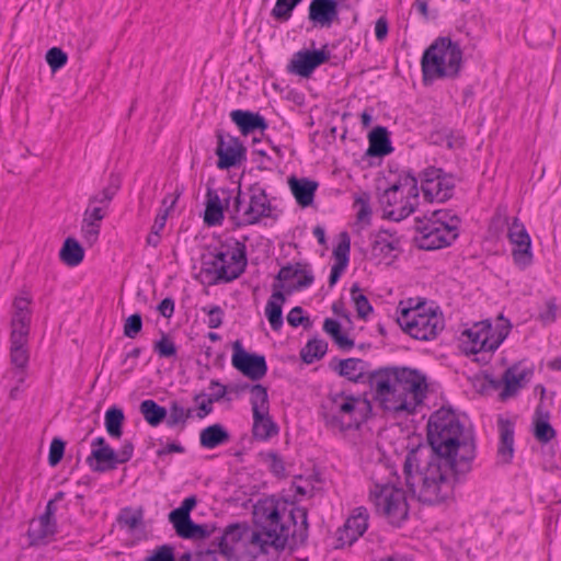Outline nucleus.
<instances>
[{
	"instance_id": "obj_1",
	"label": "nucleus",
	"mask_w": 561,
	"mask_h": 561,
	"mask_svg": "<svg viewBox=\"0 0 561 561\" xmlns=\"http://www.w3.org/2000/svg\"><path fill=\"white\" fill-rule=\"evenodd\" d=\"M427 442L408 453L403 471L412 495L432 505L451 496L455 481L471 471L476 444L456 414L445 408L431 415Z\"/></svg>"
},
{
	"instance_id": "obj_2",
	"label": "nucleus",
	"mask_w": 561,
	"mask_h": 561,
	"mask_svg": "<svg viewBox=\"0 0 561 561\" xmlns=\"http://www.w3.org/2000/svg\"><path fill=\"white\" fill-rule=\"evenodd\" d=\"M373 398L385 411L413 413L423 400L425 378L408 367H381L369 371Z\"/></svg>"
},
{
	"instance_id": "obj_3",
	"label": "nucleus",
	"mask_w": 561,
	"mask_h": 561,
	"mask_svg": "<svg viewBox=\"0 0 561 561\" xmlns=\"http://www.w3.org/2000/svg\"><path fill=\"white\" fill-rule=\"evenodd\" d=\"M462 67V50L449 37L436 38L423 53L421 69L423 82L431 84L438 79H455Z\"/></svg>"
},
{
	"instance_id": "obj_4",
	"label": "nucleus",
	"mask_w": 561,
	"mask_h": 561,
	"mask_svg": "<svg viewBox=\"0 0 561 561\" xmlns=\"http://www.w3.org/2000/svg\"><path fill=\"white\" fill-rule=\"evenodd\" d=\"M417 197V180L408 173L401 175L397 183L385 190L379 197V203L385 208L388 218L400 221L414 211Z\"/></svg>"
},
{
	"instance_id": "obj_5",
	"label": "nucleus",
	"mask_w": 561,
	"mask_h": 561,
	"mask_svg": "<svg viewBox=\"0 0 561 561\" xmlns=\"http://www.w3.org/2000/svg\"><path fill=\"white\" fill-rule=\"evenodd\" d=\"M247 240V237L243 238V241L231 239L216 250L213 261L208 264L216 273L215 280L217 283H229L243 274L248 264L244 243Z\"/></svg>"
},
{
	"instance_id": "obj_6",
	"label": "nucleus",
	"mask_w": 561,
	"mask_h": 561,
	"mask_svg": "<svg viewBox=\"0 0 561 561\" xmlns=\"http://www.w3.org/2000/svg\"><path fill=\"white\" fill-rule=\"evenodd\" d=\"M370 500L379 516L390 525L400 527L409 516L405 492L392 483H376L370 490Z\"/></svg>"
},
{
	"instance_id": "obj_7",
	"label": "nucleus",
	"mask_w": 561,
	"mask_h": 561,
	"mask_svg": "<svg viewBox=\"0 0 561 561\" xmlns=\"http://www.w3.org/2000/svg\"><path fill=\"white\" fill-rule=\"evenodd\" d=\"M403 332L421 341H430L444 329V320L434 311L426 312L423 304L403 307L397 318Z\"/></svg>"
},
{
	"instance_id": "obj_8",
	"label": "nucleus",
	"mask_w": 561,
	"mask_h": 561,
	"mask_svg": "<svg viewBox=\"0 0 561 561\" xmlns=\"http://www.w3.org/2000/svg\"><path fill=\"white\" fill-rule=\"evenodd\" d=\"M249 192V202L245 206L241 197L240 188L238 190V194L233 197L230 219L237 227L255 225L260 222L261 219L272 216V206L265 190L255 183L250 186Z\"/></svg>"
},
{
	"instance_id": "obj_9",
	"label": "nucleus",
	"mask_w": 561,
	"mask_h": 561,
	"mask_svg": "<svg viewBox=\"0 0 561 561\" xmlns=\"http://www.w3.org/2000/svg\"><path fill=\"white\" fill-rule=\"evenodd\" d=\"M251 528L244 524H232L217 531L209 538L210 543L207 551L197 561H217L215 553L219 552L228 560L238 558L243 553V547Z\"/></svg>"
},
{
	"instance_id": "obj_10",
	"label": "nucleus",
	"mask_w": 561,
	"mask_h": 561,
	"mask_svg": "<svg viewBox=\"0 0 561 561\" xmlns=\"http://www.w3.org/2000/svg\"><path fill=\"white\" fill-rule=\"evenodd\" d=\"M500 323L496 328L492 327L489 320L474 323L470 329L463 331L462 335L467 336L466 343L470 346L467 351L472 354L480 352H494L507 337L511 331V323L502 316L499 317Z\"/></svg>"
},
{
	"instance_id": "obj_11",
	"label": "nucleus",
	"mask_w": 561,
	"mask_h": 561,
	"mask_svg": "<svg viewBox=\"0 0 561 561\" xmlns=\"http://www.w3.org/2000/svg\"><path fill=\"white\" fill-rule=\"evenodd\" d=\"M415 244L422 250H437L450 245L458 237L456 220L451 224L428 222L415 218Z\"/></svg>"
},
{
	"instance_id": "obj_12",
	"label": "nucleus",
	"mask_w": 561,
	"mask_h": 561,
	"mask_svg": "<svg viewBox=\"0 0 561 561\" xmlns=\"http://www.w3.org/2000/svg\"><path fill=\"white\" fill-rule=\"evenodd\" d=\"M456 179L438 168H427L422 174L421 190L425 199L445 202L453 196Z\"/></svg>"
},
{
	"instance_id": "obj_13",
	"label": "nucleus",
	"mask_w": 561,
	"mask_h": 561,
	"mask_svg": "<svg viewBox=\"0 0 561 561\" xmlns=\"http://www.w3.org/2000/svg\"><path fill=\"white\" fill-rule=\"evenodd\" d=\"M507 239L513 245L512 256L514 264L519 270H526L533 264L531 239L525 226L516 217L512 219L507 228Z\"/></svg>"
},
{
	"instance_id": "obj_14",
	"label": "nucleus",
	"mask_w": 561,
	"mask_h": 561,
	"mask_svg": "<svg viewBox=\"0 0 561 561\" xmlns=\"http://www.w3.org/2000/svg\"><path fill=\"white\" fill-rule=\"evenodd\" d=\"M231 364L238 371L253 381L261 380L267 373L265 357L248 353L239 340L232 343Z\"/></svg>"
},
{
	"instance_id": "obj_15",
	"label": "nucleus",
	"mask_w": 561,
	"mask_h": 561,
	"mask_svg": "<svg viewBox=\"0 0 561 561\" xmlns=\"http://www.w3.org/2000/svg\"><path fill=\"white\" fill-rule=\"evenodd\" d=\"M534 374L531 368L522 367L520 364L508 367L501 379H490L489 382L494 389L503 386L500 398L506 400L514 397L522 388H524Z\"/></svg>"
},
{
	"instance_id": "obj_16",
	"label": "nucleus",
	"mask_w": 561,
	"mask_h": 561,
	"mask_svg": "<svg viewBox=\"0 0 561 561\" xmlns=\"http://www.w3.org/2000/svg\"><path fill=\"white\" fill-rule=\"evenodd\" d=\"M247 149L237 137L217 133V168L228 170L245 160Z\"/></svg>"
},
{
	"instance_id": "obj_17",
	"label": "nucleus",
	"mask_w": 561,
	"mask_h": 561,
	"mask_svg": "<svg viewBox=\"0 0 561 561\" xmlns=\"http://www.w3.org/2000/svg\"><path fill=\"white\" fill-rule=\"evenodd\" d=\"M369 514L366 507L359 506L352 511L343 527L336 531L337 547L352 546L362 537L368 527Z\"/></svg>"
},
{
	"instance_id": "obj_18",
	"label": "nucleus",
	"mask_w": 561,
	"mask_h": 561,
	"mask_svg": "<svg viewBox=\"0 0 561 561\" xmlns=\"http://www.w3.org/2000/svg\"><path fill=\"white\" fill-rule=\"evenodd\" d=\"M294 278H297V282L289 284L287 287L285 286L286 294L290 295L294 291L310 287L314 282L310 264L306 262L287 264L283 266L276 275V280L279 282L278 284L287 283Z\"/></svg>"
},
{
	"instance_id": "obj_19",
	"label": "nucleus",
	"mask_w": 561,
	"mask_h": 561,
	"mask_svg": "<svg viewBox=\"0 0 561 561\" xmlns=\"http://www.w3.org/2000/svg\"><path fill=\"white\" fill-rule=\"evenodd\" d=\"M330 59V53L324 49L299 50L294 54L288 70L302 78H309L313 71Z\"/></svg>"
},
{
	"instance_id": "obj_20",
	"label": "nucleus",
	"mask_w": 561,
	"mask_h": 561,
	"mask_svg": "<svg viewBox=\"0 0 561 561\" xmlns=\"http://www.w3.org/2000/svg\"><path fill=\"white\" fill-rule=\"evenodd\" d=\"M401 253L400 238L389 230L378 231L371 241V255L379 260L397 259Z\"/></svg>"
},
{
	"instance_id": "obj_21",
	"label": "nucleus",
	"mask_w": 561,
	"mask_h": 561,
	"mask_svg": "<svg viewBox=\"0 0 561 561\" xmlns=\"http://www.w3.org/2000/svg\"><path fill=\"white\" fill-rule=\"evenodd\" d=\"M339 10L335 0H311L308 18L314 25L330 27L337 21Z\"/></svg>"
},
{
	"instance_id": "obj_22",
	"label": "nucleus",
	"mask_w": 561,
	"mask_h": 561,
	"mask_svg": "<svg viewBox=\"0 0 561 561\" xmlns=\"http://www.w3.org/2000/svg\"><path fill=\"white\" fill-rule=\"evenodd\" d=\"M330 368L353 382L367 383L366 363L359 358L333 359Z\"/></svg>"
},
{
	"instance_id": "obj_23",
	"label": "nucleus",
	"mask_w": 561,
	"mask_h": 561,
	"mask_svg": "<svg viewBox=\"0 0 561 561\" xmlns=\"http://www.w3.org/2000/svg\"><path fill=\"white\" fill-rule=\"evenodd\" d=\"M499 447L497 457L503 463H510L514 456V423L511 420L499 417Z\"/></svg>"
},
{
	"instance_id": "obj_24",
	"label": "nucleus",
	"mask_w": 561,
	"mask_h": 561,
	"mask_svg": "<svg viewBox=\"0 0 561 561\" xmlns=\"http://www.w3.org/2000/svg\"><path fill=\"white\" fill-rule=\"evenodd\" d=\"M284 288L285 284L274 283L273 293L265 307V316L274 331H278L283 327L282 306L286 300L285 294L282 291Z\"/></svg>"
},
{
	"instance_id": "obj_25",
	"label": "nucleus",
	"mask_w": 561,
	"mask_h": 561,
	"mask_svg": "<svg viewBox=\"0 0 561 561\" xmlns=\"http://www.w3.org/2000/svg\"><path fill=\"white\" fill-rule=\"evenodd\" d=\"M231 121L238 126L242 135H249L255 130H265L267 123L259 113L234 110L230 113Z\"/></svg>"
},
{
	"instance_id": "obj_26",
	"label": "nucleus",
	"mask_w": 561,
	"mask_h": 561,
	"mask_svg": "<svg viewBox=\"0 0 561 561\" xmlns=\"http://www.w3.org/2000/svg\"><path fill=\"white\" fill-rule=\"evenodd\" d=\"M549 420V411L543 410L542 404L539 403L533 417V435L540 444H548L557 435Z\"/></svg>"
},
{
	"instance_id": "obj_27",
	"label": "nucleus",
	"mask_w": 561,
	"mask_h": 561,
	"mask_svg": "<svg viewBox=\"0 0 561 561\" xmlns=\"http://www.w3.org/2000/svg\"><path fill=\"white\" fill-rule=\"evenodd\" d=\"M288 184L299 206L308 207L313 203L314 193L318 188V183L316 181L307 178L298 179L296 176H290L288 179Z\"/></svg>"
},
{
	"instance_id": "obj_28",
	"label": "nucleus",
	"mask_w": 561,
	"mask_h": 561,
	"mask_svg": "<svg viewBox=\"0 0 561 561\" xmlns=\"http://www.w3.org/2000/svg\"><path fill=\"white\" fill-rule=\"evenodd\" d=\"M87 463L94 472H105L117 468L116 451L112 447L95 448L87 458Z\"/></svg>"
},
{
	"instance_id": "obj_29",
	"label": "nucleus",
	"mask_w": 561,
	"mask_h": 561,
	"mask_svg": "<svg viewBox=\"0 0 561 561\" xmlns=\"http://www.w3.org/2000/svg\"><path fill=\"white\" fill-rule=\"evenodd\" d=\"M368 157H385L392 151L389 133L386 127L377 126L368 135Z\"/></svg>"
},
{
	"instance_id": "obj_30",
	"label": "nucleus",
	"mask_w": 561,
	"mask_h": 561,
	"mask_svg": "<svg viewBox=\"0 0 561 561\" xmlns=\"http://www.w3.org/2000/svg\"><path fill=\"white\" fill-rule=\"evenodd\" d=\"M56 531V520H50L46 517L39 516L38 519L31 523L27 534L32 545H41L47 542Z\"/></svg>"
},
{
	"instance_id": "obj_31",
	"label": "nucleus",
	"mask_w": 561,
	"mask_h": 561,
	"mask_svg": "<svg viewBox=\"0 0 561 561\" xmlns=\"http://www.w3.org/2000/svg\"><path fill=\"white\" fill-rule=\"evenodd\" d=\"M230 440L229 432L219 423L209 425L201 431L199 444L207 449H214Z\"/></svg>"
},
{
	"instance_id": "obj_32",
	"label": "nucleus",
	"mask_w": 561,
	"mask_h": 561,
	"mask_svg": "<svg viewBox=\"0 0 561 561\" xmlns=\"http://www.w3.org/2000/svg\"><path fill=\"white\" fill-rule=\"evenodd\" d=\"M224 209L225 206L222 205L217 191L208 187L206 193L204 222L209 227L221 225L224 220Z\"/></svg>"
},
{
	"instance_id": "obj_33",
	"label": "nucleus",
	"mask_w": 561,
	"mask_h": 561,
	"mask_svg": "<svg viewBox=\"0 0 561 561\" xmlns=\"http://www.w3.org/2000/svg\"><path fill=\"white\" fill-rule=\"evenodd\" d=\"M175 531L184 539L204 540L209 539L217 531V527L210 524H195L190 519L185 524L179 525Z\"/></svg>"
},
{
	"instance_id": "obj_34",
	"label": "nucleus",
	"mask_w": 561,
	"mask_h": 561,
	"mask_svg": "<svg viewBox=\"0 0 561 561\" xmlns=\"http://www.w3.org/2000/svg\"><path fill=\"white\" fill-rule=\"evenodd\" d=\"M253 415V436L259 440H267L271 437L278 434V426L270 416L268 411L266 413H260L255 411Z\"/></svg>"
},
{
	"instance_id": "obj_35",
	"label": "nucleus",
	"mask_w": 561,
	"mask_h": 561,
	"mask_svg": "<svg viewBox=\"0 0 561 561\" xmlns=\"http://www.w3.org/2000/svg\"><path fill=\"white\" fill-rule=\"evenodd\" d=\"M59 259L67 266H78L84 259V250L75 238H67L59 251Z\"/></svg>"
},
{
	"instance_id": "obj_36",
	"label": "nucleus",
	"mask_w": 561,
	"mask_h": 561,
	"mask_svg": "<svg viewBox=\"0 0 561 561\" xmlns=\"http://www.w3.org/2000/svg\"><path fill=\"white\" fill-rule=\"evenodd\" d=\"M28 337L10 336V359L12 367H27L30 353L26 347Z\"/></svg>"
},
{
	"instance_id": "obj_37",
	"label": "nucleus",
	"mask_w": 561,
	"mask_h": 561,
	"mask_svg": "<svg viewBox=\"0 0 561 561\" xmlns=\"http://www.w3.org/2000/svg\"><path fill=\"white\" fill-rule=\"evenodd\" d=\"M139 412L150 426L160 425L168 416L165 408L159 405L154 400H144L139 405Z\"/></svg>"
},
{
	"instance_id": "obj_38",
	"label": "nucleus",
	"mask_w": 561,
	"mask_h": 561,
	"mask_svg": "<svg viewBox=\"0 0 561 561\" xmlns=\"http://www.w3.org/2000/svg\"><path fill=\"white\" fill-rule=\"evenodd\" d=\"M121 188V178L116 174H111L107 185L99 193L89 198L90 206L98 205L104 206L108 209L110 203Z\"/></svg>"
},
{
	"instance_id": "obj_39",
	"label": "nucleus",
	"mask_w": 561,
	"mask_h": 561,
	"mask_svg": "<svg viewBox=\"0 0 561 561\" xmlns=\"http://www.w3.org/2000/svg\"><path fill=\"white\" fill-rule=\"evenodd\" d=\"M242 389H248L250 391L252 414H255V411L260 413H266L270 411L267 389L263 385H245Z\"/></svg>"
},
{
	"instance_id": "obj_40",
	"label": "nucleus",
	"mask_w": 561,
	"mask_h": 561,
	"mask_svg": "<svg viewBox=\"0 0 561 561\" xmlns=\"http://www.w3.org/2000/svg\"><path fill=\"white\" fill-rule=\"evenodd\" d=\"M124 421L125 416L121 408L111 407L106 410L104 416V424L107 434L112 438H119L122 436Z\"/></svg>"
},
{
	"instance_id": "obj_41",
	"label": "nucleus",
	"mask_w": 561,
	"mask_h": 561,
	"mask_svg": "<svg viewBox=\"0 0 561 561\" xmlns=\"http://www.w3.org/2000/svg\"><path fill=\"white\" fill-rule=\"evenodd\" d=\"M176 199H178V196L171 197L170 206L156 216L154 222H153L151 230L146 239V243L148 245L156 248L160 243V240H161L160 232L163 230V228L165 226L169 209L175 205Z\"/></svg>"
},
{
	"instance_id": "obj_42",
	"label": "nucleus",
	"mask_w": 561,
	"mask_h": 561,
	"mask_svg": "<svg viewBox=\"0 0 561 561\" xmlns=\"http://www.w3.org/2000/svg\"><path fill=\"white\" fill-rule=\"evenodd\" d=\"M328 351V343L324 340L312 339L301 350V358L306 364H312L322 358Z\"/></svg>"
},
{
	"instance_id": "obj_43",
	"label": "nucleus",
	"mask_w": 561,
	"mask_h": 561,
	"mask_svg": "<svg viewBox=\"0 0 561 561\" xmlns=\"http://www.w3.org/2000/svg\"><path fill=\"white\" fill-rule=\"evenodd\" d=\"M192 416L193 409H185L178 401H172L170 403L169 416L165 419L167 425L174 427L181 424V428H184L186 421Z\"/></svg>"
},
{
	"instance_id": "obj_44",
	"label": "nucleus",
	"mask_w": 561,
	"mask_h": 561,
	"mask_svg": "<svg viewBox=\"0 0 561 561\" xmlns=\"http://www.w3.org/2000/svg\"><path fill=\"white\" fill-rule=\"evenodd\" d=\"M31 311H13L11 319V336L28 337Z\"/></svg>"
},
{
	"instance_id": "obj_45",
	"label": "nucleus",
	"mask_w": 561,
	"mask_h": 561,
	"mask_svg": "<svg viewBox=\"0 0 561 561\" xmlns=\"http://www.w3.org/2000/svg\"><path fill=\"white\" fill-rule=\"evenodd\" d=\"M332 402L336 405V411L344 416V419L347 416V422L352 423V415L355 412L356 404L359 403V399L352 396L344 397L343 393H336L332 398Z\"/></svg>"
},
{
	"instance_id": "obj_46",
	"label": "nucleus",
	"mask_w": 561,
	"mask_h": 561,
	"mask_svg": "<svg viewBox=\"0 0 561 561\" xmlns=\"http://www.w3.org/2000/svg\"><path fill=\"white\" fill-rule=\"evenodd\" d=\"M351 296L358 318L365 319L373 311V307L357 284L352 286Z\"/></svg>"
},
{
	"instance_id": "obj_47",
	"label": "nucleus",
	"mask_w": 561,
	"mask_h": 561,
	"mask_svg": "<svg viewBox=\"0 0 561 561\" xmlns=\"http://www.w3.org/2000/svg\"><path fill=\"white\" fill-rule=\"evenodd\" d=\"M142 517L144 515L141 510L124 508L119 513L118 522L129 530H135L141 525Z\"/></svg>"
},
{
	"instance_id": "obj_48",
	"label": "nucleus",
	"mask_w": 561,
	"mask_h": 561,
	"mask_svg": "<svg viewBox=\"0 0 561 561\" xmlns=\"http://www.w3.org/2000/svg\"><path fill=\"white\" fill-rule=\"evenodd\" d=\"M322 419L325 426L331 430L344 432L352 426V423L345 421L344 416H342L337 411L323 412Z\"/></svg>"
},
{
	"instance_id": "obj_49",
	"label": "nucleus",
	"mask_w": 561,
	"mask_h": 561,
	"mask_svg": "<svg viewBox=\"0 0 561 561\" xmlns=\"http://www.w3.org/2000/svg\"><path fill=\"white\" fill-rule=\"evenodd\" d=\"M350 238L346 232L341 233V240L339 244L333 250V255L335 257V263L347 266L348 256H350Z\"/></svg>"
},
{
	"instance_id": "obj_50",
	"label": "nucleus",
	"mask_w": 561,
	"mask_h": 561,
	"mask_svg": "<svg viewBox=\"0 0 561 561\" xmlns=\"http://www.w3.org/2000/svg\"><path fill=\"white\" fill-rule=\"evenodd\" d=\"M153 351L162 358H171L176 355L175 344L165 334H163L159 341L154 342Z\"/></svg>"
},
{
	"instance_id": "obj_51",
	"label": "nucleus",
	"mask_w": 561,
	"mask_h": 561,
	"mask_svg": "<svg viewBox=\"0 0 561 561\" xmlns=\"http://www.w3.org/2000/svg\"><path fill=\"white\" fill-rule=\"evenodd\" d=\"M294 10L295 7L286 0H276L271 15L278 22H287L291 18Z\"/></svg>"
},
{
	"instance_id": "obj_52",
	"label": "nucleus",
	"mask_w": 561,
	"mask_h": 561,
	"mask_svg": "<svg viewBox=\"0 0 561 561\" xmlns=\"http://www.w3.org/2000/svg\"><path fill=\"white\" fill-rule=\"evenodd\" d=\"M67 54L58 47H53L46 53V61L54 72L61 69L67 64Z\"/></svg>"
},
{
	"instance_id": "obj_53",
	"label": "nucleus",
	"mask_w": 561,
	"mask_h": 561,
	"mask_svg": "<svg viewBox=\"0 0 561 561\" xmlns=\"http://www.w3.org/2000/svg\"><path fill=\"white\" fill-rule=\"evenodd\" d=\"M142 329V318L140 313L129 316L124 323V335L135 339Z\"/></svg>"
},
{
	"instance_id": "obj_54",
	"label": "nucleus",
	"mask_w": 561,
	"mask_h": 561,
	"mask_svg": "<svg viewBox=\"0 0 561 561\" xmlns=\"http://www.w3.org/2000/svg\"><path fill=\"white\" fill-rule=\"evenodd\" d=\"M454 219L456 220V227H457V231L459 230V222H460V219L456 216V215H451L450 211L448 210H444V209H438V210H433L431 213L430 216H424L423 218H421V220H424V221H428V222H443V224H451L454 221Z\"/></svg>"
},
{
	"instance_id": "obj_55",
	"label": "nucleus",
	"mask_w": 561,
	"mask_h": 561,
	"mask_svg": "<svg viewBox=\"0 0 561 561\" xmlns=\"http://www.w3.org/2000/svg\"><path fill=\"white\" fill-rule=\"evenodd\" d=\"M65 446L66 444L61 438L55 437L51 440L48 454V463L51 467L57 466L61 461L65 454Z\"/></svg>"
},
{
	"instance_id": "obj_56",
	"label": "nucleus",
	"mask_w": 561,
	"mask_h": 561,
	"mask_svg": "<svg viewBox=\"0 0 561 561\" xmlns=\"http://www.w3.org/2000/svg\"><path fill=\"white\" fill-rule=\"evenodd\" d=\"M100 227H101V225L99 222L85 220L83 218L81 231H82L83 239L90 245H92L96 242L99 234H100Z\"/></svg>"
},
{
	"instance_id": "obj_57",
	"label": "nucleus",
	"mask_w": 561,
	"mask_h": 561,
	"mask_svg": "<svg viewBox=\"0 0 561 561\" xmlns=\"http://www.w3.org/2000/svg\"><path fill=\"white\" fill-rule=\"evenodd\" d=\"M557 304L554 298L546 301L543 309L539 312L538 319L543 325L551 324L557 319Z\"/></svg>"
},
{
	"instance_id": "obj_58",
	"label": "nucleus",
	"mask_w": 561,
	"mask_h": 561,
	"mask_svg": "<svg viewBox=\"0 0 561 561\" xmlns=\"http://www.w3.org/2000/svg\"><path fill=\"white\" fill-rule=\"evenodd\" d=\"M145 561H176L174 549L169 545L160 546Z\"/></svg>"
},
{
	"instance_id": "obj_59",
	"label": "nucleus",
	"mask_w": 561,
	"mask_h": 561,
	"mask_svg": "<svg viewBox=\"0 0 561 561\" xmlns=\"http://www.w3.org/2000/svg\"><path fill=\"white\" fill-rule=\"evenodd\" d=\"M435 144L445 142L448 149H457L462 147L463 138L459 135H455L453 131H445L443 134H437V139L434 140Z\"/></svg>"
},
{
	"instance_id": "obj_60",
	"label": "nucleus",
	"mask_w": 561,
	"mask_h": 561,
	"mask_svg": "<svg viewBox=\"0 0 561 561\" xmlns=\"http://www.w3.org/2000/svg\"><path fill=\"white\" fill-rule=\"evenodd\" d=\"M287 322L289 325L297 328L299 325H310L308 317H304V309L301 307H294L287 314Z\"/></svg>"
},
{
	"instance_id": "obj_61",
	"label": "nucleus",
	"mask_w": 561,
	"mask_h": 561,
	"mask_svg": "<svg viewBox=\"0 0 561 561\" xmlns=\"http://www.w3.org/2000/svg\"><path fill=\"white\" fill-rule=\"evenodd\" d=\"M203 311L207 313L208 320L207 324L210 329H217L222 324V316L224 311L218 306H213L210 308H203Z\"/></svg>"
},
{
	"instance_id": "obj_62",
	"label": "nucleus",
	"mask_w": 561,
	"mask_h": 561,
	"mask_svg": "<svg viewBox=\"0 0 561 561\" xmlns=\"http://www.w3.org/2000/svg\"><path fill=\"white\" fill-rule=\"evenodd\" d=\"M106 214H107V208H105L104 206H98V205L90 206V203H89L88 207L83 214V218L85 220L99 222L101 225V221L104 219Z\"/></svg>"
},
{
	"instance_id": "obj_63",
	"label": "nucleus",
	"mask_w": 561,
	"mask_h": 561,
	"mask_svg": "<svg viewBox=\"0 0 561 561\" xmlns=\"http://www.w3.org/2000/svg\"><path fill=\"white\" fill-rule=\"evenodd\" d=\"M194 402L198 404V410L196 413V416L198 419H204L206 415H208L213 411V403L210 397L205 399V393H198L194 397Z\"/></svg>"
},
{
	"instance_id": "obj_64",
	"label": "nucleus",
	"mask_w": 561,
	"mask_h": 561,
	"mask_svg": "<svg viewBox=\"0 0 561 561\" xmlns=\"http://www.w3.org/2000/svg\"><path fill=\"white\" fill-rule=\"evenodd\" d=\"M5 377L10 379L13 385L21 386L24 383L26 377H27V367H11L7 370Z\"/></svg>"
}]
</instances>
